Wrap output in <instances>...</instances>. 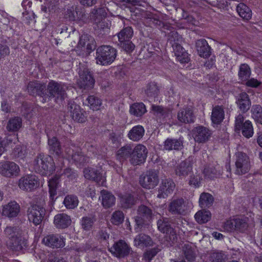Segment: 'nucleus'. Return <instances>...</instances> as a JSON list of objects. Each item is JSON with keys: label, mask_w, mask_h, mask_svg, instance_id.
I'll list each match as a JSON object with an SVG mask.
<instances>
[{"label": "nucleus", "mask_w": 262, "mask_h": 262, "mask_svg": "<svg viewBox=\"0 0 262 262\" xmlns=\"http://www.w3.org/2000/svg\"><path fill=\"white\" fill-rule=\"evenodd\" d=\"M192 170V165L190 161H184L176 167L175 173L177 176L183 179L191 174Z\"/></svg>", "instance_id": "27"}, {"label": "nucleus", "mask_w": 262, "mask_h": 262, "mask_svg": "<svg viewBox=\"0 0 262 262\" xmlns=\"http://www.w3.org/2000/svg\"><path fill=\"white\" fill-rule=\"evenodd\" d=\"M214 202L213 196L207 192L201 194L199 199V204L201 208H209L211 206Z\"/></svg>", "instance_id": "43"}, {"label": "nucleus", "mask_w": 262, "mask_h": 262, "mask_svg": "<svg viewBox=\"0 0 262 262\" xmlns=\"http://www.w3.org/2000/svg\"><path fill=\"white\" fill-rule=\"evenodd\" d=\"M251 75V70L247 64H242L239 68L238 73L239 79L242 81H247Z\"/></svg>", "instance_id": "48"}, {"label": "nucleus", "mask_w": 262, "mask_h": 262, "mask_svg": "<svg viewBox=\"0 0 262 262\" xmlns=\"http://www.w3.org/2000/svg\"><path fill=\"white\" fill-rule=\"evenodd\" d=\"M132 152V146L130 144H126L117 150L116 158L122 162L128 158H131Z\"/></svg>", "instance_id": "39"}, {"label": "nucleus", "mask_w": 262, "mask_h": 262, "mask_svg": "<svg viewBox=\"0 0 262 262\" xmlns=\"http://www.w3.org/2000/svg\"><path fill=\"white\" fill-rule=\"evenodd\" d=\"M168 41L171 45L182 42V37L174 30L170 31L167 34Z\"/></svg>", "instance_id": "61"}, {"label": "nucleus", "mask_w": 262, "mask_h": 262, "mask_svg": "<svg viewBox=\"0 0 262 262\" xmlns=\"http://www.w3.org/2000/svg\"><path fill=\"white\" fill-rule=\"evenodd\" d=\"M236 10L239 15L243 19L249 20L251 18L252 11L245 4L239 3L236 7Z\"/></svg>", "instance_id": "44"}, {"label": "nucleus", "mask_w": 262, "mask_h": 262, "mask_svg": "<svg viewBox=\"0 0 262 262\" xmlns=\"http://www.w3.org/2000/svg\"><path fill=\"white\" fill-rule=\"evenodd\" d=\"M101 198V204L105 208H108L112 207L115 204L116 198L110 192L106 190H102L100 191Z\"/></svg>", "instance_id": "34"}, {"label": "nucleus", "mask_w": 262, "mask_h": 262, "mask_svg": "<svg viewBox=\"0 0 262 262\" xmlns=\"http://www.w3.org/2000/svg\"><path fill=\"white\" fill-rule=\"evenodd\" d=\"M177 118L179 121L184 123H193L195 119L193 111L190 108L181 109L178 113Z\"/></svg>", "instance_id": "31"}, {"label": "nucleus", "mask_w": 262, "mask_h": 262, "mask_svg": "<svg viewBox=\"0 0 262 262\" xmlns=\"http://www.w3.org/2000/svg\"><path fill=\"white\" fill-rule=\"evenodd\" d=\"M106 15L105 8H98L92 10L90 14V17L91 21L96 24L98 29L103 30L105 27L104 20Z\"/></svg>", "instance_id": "15"}, {"label": "nucleus", "mask_w": 262, "mask_h": 262, "mask_svg": "<svg viewBox=\"0 0 262 262\" xmlns=\"http://www.w3.org/2000/svg\"><path fill=\"white\" fill-rule=\"evenodd\" d=\"M90 108L93 110H98L101 105V101L97 97L92 95L86 99Z\"/></svg>", "instance_id": "59"}, {"label": "nucleus", "mask_w": 262, "mask_h": 262, "mask_svg": "<svg viewBox=\"0 0 262 262\" xmlns=\"http://www.w3.org/2000/svg\"><path fill=\"white\" fill-rule=\"evenodd\" d=\"M182 42H178L171 45L175 55L177 56L178 60L182 63H186L189 61V58L187 53L186 52L184 49L182 47L181 43Z\"/></svg>", "instance_id": "35"}, {"label": "nucleus", "mask_w": 262, "mask_h": 262, "mask_svg": "<svg viewBox=\"0 0 262 262\" xmlns=\"http://www.w3.org/2000/svg\"><path fill=\"white\" fill-rule=\"evenodd\" d=\"M241 130L242 135L246 138L251 137L253 135V128L251 122L249 120H246Z\"/></svg>", "instance_id": "53"}, {"label": "nucleus", "mask_w": 262, "mask_h": 262, "mask_svg": "<svg viewBox=\"0 0 262 262\" xmlns=\"http://www.w3.org/2000/svg\"><path fill=\"white\" fill-rule=\"evenodd\" d=\"M64 18L69 21L79 20L84 23H86L88 19L85 13L77 10L74 6L68 7L65 9Z\"/></svg>", "instance_id": "16"}, {"label": "nucleus", "mask_w": 262, "mask_h": 262, "mask_svg": "<svg viewBox=\"0 0 262 262\" xmlns=\"http://www.w3.org/2000/svg\"><path fill=\"white\" fill-rule=\"evenodd\" d=\"M20 169L18 165L11 161L0 162V174L2 176L11 178L18 176Z\"/></svg>", "instance_id": "14"}, {"label": "nucleus", "mask_w": 262, "mask_h": 262, "mask_svg": "<svg viewBox=\"0 0 262 262\" xmlns=\"http://www.w3.org/2000/svg\"><path fill=\"white\" fill-rule=\"evenodd\" d=\"M95 42L92 36L88 34H83L80 37L77 48L83 51L86 54H90L92 51L95 49Z\"/></svg>", "instance_id": "19"}, {"label": "nucleus", "mask_w": 262, "mask_h": 262, "mask_svg": "<svg viewBox=\"0 0 262 262\" xmlns=\"http://www.w3.org/2000/svg\"><path fill=\"white\" fill-rule=\"evenodd\" d=\"M183 251L186 258L188 261H193L195 257V254L193 248L190 244H184L183 247Z\"/></svg>", "instance_id": "56"}, {"label": "nucleus", "mask_w": 262, "mask_h": 262, "mask_svg": "<svg viewBox=\"0 0 262 262\" xmlns=\"http://www.w3.org/2000/svg\"><path fill=\"white\" fill-rule=\"evenodd\" d=\"M119 45L126 53L132 52L135 47V46L130 40L119 42Z\"/></svg>", "instance_id": "64"}, {"label": "nucleus", "mask_w": 262, "mask_h": 262, "mask_svg": "<svg viewBox=\"0 0 262 262\" xmlns=\"http://www.w3.org/2000/svg\"><path fill=\"white\" fill-rule=\"evenodd\" d=\"M68 108L74 120L78 122L85 121L86 119L85 112L81 108L79 105L76 104L74 102H70Z\"/></svg>", "instance_id": "20"}, {"label": "nucleus", "mask_w": 262, "mask_h": 262, "mask_svg": "<svg viewBox=\"0 0 262 262\" xmlns=\"http://www.w3.org/2000/svg\"><path fill=\"white\" fill-rule=\"evenodd\" d=\"M133 35V30L130 27H127L121 30L118 34L119 42L124 40H129Z\"/></svg>", "instance_id": "49"}, {"label": "nucleus", "mask_w": 262, "mask_h": 262, "mask_svg": "<svg viewBox=\"0 0 262 262\" xmlns=\"http://www.w3.org/2000/svg\"><path fill=\"white\" fill-rule=\"evenodd\" d=\"M95 222V220L93 217H83L81 220V226L82 229L84 230H90Z\"/></svg>", "instance_id": "63"}, {"label": "nucleus", "mask_w": 262, "mask_h": 262, "mask_svg": "<svg viewBox=\"0 0 262 262\" xmlns=\"http://www.w3.org/2000/svg\"><path fill=\"white\" fill-rule=\"evenodd\" d=\"M20 212V206L15 201H11L4 206L2 214L9 218L15 217Z\"/></svg>", "instance_id": "25"}, {"label": "nucleus", "mask_w": 262, "mask_h": 262, "mask_svg": "<svg viewBox=\"0 0 262 262\" xmlns=\"http://www.w3.org/2000/svg\"><path fill=\"white\" fill-rule=\"evenodd\" d=\"M34 169L42 175H46L49 171L52 172L55 170L52 158L49 155L39 154L34 161Z\"/></svg>", "instance_id": "5"}, {"label": "nucleus", "mask_w": 262, "mask_h": 262, "mask_svg": "<svg viewBox=\"0 0 262 262\" xmlns=\"http://www.w3.org/2000/svg\"><path fill=\"white\" fill-rule=\"evenodd\" d=\"M208 259L211 262H226L228 256L223 251L212 250L208 254Z\"/></svg>", "instance_id": "38"}, {"label": "nucleus", "mask_w": 262, "mask_h": 262, "mask_svg": "<svg viewBox=\"0 0 262 262\" xmlns=\"http://www.w3.org/2000/svg\"><path fill=\"white\" fill-rule=\"evenodd\" d=\"M79 79L77 83L84 89H91L94 87L95 80L93 74L85 63H80L77 68Z\"/></svg>", "instance_id": "3"}, {"label": "nucleus", "mask_w": 262, "mask_h": 262, "mask_svg": "<svg viewBox=\"0 0 262 262\" xmlns=\"http://www.w3.org/2000/svg\"><path fill=\"white\" fill-rule=\"evenodd\" d=\"M144 128L142 125H138L134 126L128 132V138L133 141H139L144 136Z\"/></svg>", "instance_id": "41"}, {"label": "nucleus", "mask_w": 262, "mask_h": 262, "mask_svg": "<svg viewBox=\"0 0 262 262\" xmlns=\"http://www.w3.org/2000/svg\"><path fill=\"white\" fill-rule=\"evenodd\" d=\"M235 173L242 175L248 172L250 168V163L249 157L246 154L242 152L236 154Z\"/></svg>", "instance_id": "11"}, {"label": "nucleus", "mask_w": 262, "mask_h": 262, "mask_svg": "<svg viewBox=\"0 0 262 262\" xmlns=\"http://www.w3.org/2000/svg\"><path fill=\"white\" fill-rule=\"evenodd\" d=\"M45 212V209L42 206L37 204L31 205L27 210L28 219L35 225H38L41 223Z\"/></svg>", "instance_id": "7"}, {"label": "nucleus", "mask_w": 262, "mask_h": 262, "mask_svg": "<svg viewBox=\"0 0 262 262\" xmlns=\"http://www.w3.org/2000/svg\"><path fill=\"white\" fill-rule=\"evenodd\" d=\"M7 246L13 251H20L28 247L27 241L21 236L16 235L7 241Z\"/></svg>", "instance_id": "24"}, {"label": "nucleus", "mask_w": 262, "mask_h": 262, "mask_svg": "<svg viewBox=\"0 0 262 262\" xmlns=\"http://www.w3.org/2000/svg\"><path fill=\"white\" fill-rule=\"evenodd\" d=\"M124 219V214L122 211L117 210L113 213L111 217V222L114 225H118L122 223Z\"/></svg>", "instance_id": "60"}, {"label": "nucleus", "mask_w": 262, "mask_h": 262, "mask_svg": "<svg viewBox=\"0 0 262 262\" xmlns=\"http://www.w3.org/2000/svg\"><path fill=\"white\" fill-rule=\"evenodd\" d=\"M60 177L59 176L56 174L48 181L50 199L52 203H54L57 198V189L60 186Z\"/></svg>", "instance_id": "28"}, {"label": "nucleus", "mask_w": 262, "mask_h": 262, "mask_svg": "<svg viewBox=\"0 0 262 262\" xmlns=\"http://www.w3.org/2000/svg\"><path fill=\"white\" fill-rule=\"evenodd\" d=\"M83 173L85 178L87 179L93 180L95 181H98L100 180V173L94 168L91 167L85 168L83 170Z\"/></svg>", "instance_id": "50"}, {"label": "nucleus", "mask_w": 262, "mask_h": 262, "mask_svg": "<svg viewBox=\"0 0 262 262\" xmlns=\"http://www.w3.org/2000/svg\"><path fill=\"white\" fill-rule=\"evenodd\" d=\"M211 214L210 211L202 210L198 211L195 214V219L199 224L207 223L211 219Z\"/></svg>", "instance_id": "46"}, {"label": "nucleus", "mask_w": 262, "mask_h": 262, "mask_svg": "<svg viewBox=\"0 0 262 262\" xmlns=\"http://www.w3.org/2000/svg\"><path fill=\"white\" fill-rule=\"evenodd\" d=\"M145 92L148 97H156L159 94V90L155 82H150L147 85Z\"/></svg>", "instance_id": "55"}, {"label": "nucleus", "mask_w": 262, "mask_h": 262, "mask_svg": "<svg viewBox=\"0 0 262 262\" xmlns=\"http://www.w3.org/2000/svg\"><path fill=\"white\" fill-rule=\"evenodd\" d=\"M110 252L118 258H124L132 251L131 247L123 240H119L109 248Z\"/></svg>", "instance_id": "9"}, {"label": "nucleus", "mask_w": 262, "mask_h": 262, "mask_svg": "<svg viewBox=\"0 0 262 262\" xmlns=\"http://www.w3.org/2000/svg\"><path fill=\"white\" fill-rule=\"evenodd\" d=\"M71 222L70 216L65 213H59L54 217V223L58 228H66L71 224Z\"/></svg>", "instance_id": "36"}, {"label": "nucleus", "mask_w": 262, "mask_h": 262, "mask_svg": "<svg viewBox=\"0 0 262 262\" xmlns=\"http://www.w3.org/2000/svg\"><path fill=\"white\" fill-rule=\"evenodd\" d=\"M153 244L150 236L142 233L137 235L134 239V245L140 248L152 246Z\"/></svg>", "instance_id": "26"}, {"label": "nucleus", "mask_w": 262, "mask_h": 262, "mask_svg": "<svg viewBox=\"0 0 262 262\" xmlns=\"http://www.w3.org/2000/svg\"><path fill=\"white\" fill-rule=\"evenodd\" d=\"M212 132L208 128L199 125L192 129V136L194 141L198 143H205L211 137Z\"/></svg>", "instance_id": "13"}, {"label": "nucleus", "mask_w": 262, "mask_h": 262, "mask_svg": "<svg viewBox=\"0 0 262 262\" xmlns=\"http://www.w3.org/2000/svg\"><path fill=\"white\" fill-rule=\"evenodd\" d=\"M195 47L199 55L204 58L209 57L211 55V48L205 39H200L196 41Z\"/></svg>", "instance_id": "30"}, {"label": "nucleus", "mask_w": 262, "mask_h": 262, "mask_svg": "<svg viewBox=\"0 0 262 262\" xmlns=\"http://www.w3.org/2000/svg\"><path fill=\"white\" fill-rule=\"evenodd\" d=\"M202 180L201 173L197 171L192 173L189 176V184L195 188L199 187Z\"/></svg>", "instance_id": "57"}, {"label": "nucleus", "mask_w": 262, "mask_h": 262, "mask_svg": "<svg viewBox=\"0 0 262 262\" xmlns=\"http://www.w3.org/2000/svg\"><path fill=\"white\" fill-rule=\"evenodd\" d=\"M19 188L24 191L31 192L39 185L37 177L33 174H27L20 178L18 183Z\"/></svg>", "instance_id": "8"}, {"label": "nucleus", "mask_w": 262, "mask_h": 262, "mask_svg": "<svg viewBox=\"0 0 262 262\" xmlns=\"http://www.w3.org/2000/svg\"><path fill=\"white\" fill-rule=\"evenodd\" d=\"M43 243L46 246L52 248H61L64 246V239L58 234L48 235L42 240Z\"/></svg>", "instance_id": "23"}, {"label": "nucleus", "mask_w": 262, "mask_h": 262, "mask_svg": "<svg viewBox=\"0 0 262 262\" xmlns=\"http://www.w3.org/2000/svg\"><path fill=\"white\" fill-rule=\"evenodd\" d=\"M28 92L32 96L38 95L45 98L46 85L43 83H40L37 81H30L27 86Z\"/></svg>", "instance_id": "21"}, {"label": "nucleus", "mask_w": 262, "mask_h": 262, "mask_svg": "<svg viewBox=\"0 0 262 262\" xmlns=\"http://www.w3.org/2000/svg\"><path fill=\"white\" fill-rule=\"evenodd\" d=\"M67 87L61 83L55 81H50L47 85L45 93V98L42 100V103L49 102L52 98L56 102L62 101L67 97Z\"/></svg>", "instance_id": "1"}, {"label": "nucleus", "mask_w": 262, "mask_h": 262, "mask_svg": "<svg viewBox=\"0 0 262 262\" xmlns=\"http://www.w3.org/2000/svg\"><path fill=\"white\" fill-rule=\"evenodd\" d=\"M235 220V231L239 232H245L248 228L247 222L248 219L246 217L234 218Z\"/></svg>", "instance_id": "47"}, {"label": "nucleus", "mask_w": 262, "mask_h": 262, "mask_svg": "<svg viewBox=\"0 0 262 262\" xmlns=\"http://www.w3.org/2000/svg\"><path fill=\"white\" fill-rule=\"evenodd\" d=\"M225 112L222 106L216 105L212 108L211 119L214 124H220L224 119Z\"/></svg>", "instance_id": "40"}, {"label": "nucleus", "mask_w": 262, "mask_h": 262, "mask_svg": "<svg viewBox=\"0 0 262 262\" xmlns=\"http://www.w3.org/2000/svg\"><path fill=\"white\" fill-rule=\"evenodd\" d=\"M22 125L21 118L16 116L11 117L8 120L6 128L9 132L15 133L21 128Z\"/></svg>", "instance_id": "33"}, {"label": "nucleus", "mask_w": 262, "mask_h": 262, "mask_svg": "<svg viewBox=\"0 0 262 262\" xmlns=\"http://www.w3.org/2000/svg\"><path fill=\"white\" fill-rule=\"evenodd\" d=\"M176 187V184L170 178H166L162 180L158 189V198H166L171 194Z\"/></svg>", "instance_id": "17"}, {"label": "nucleus", "mask_w": 262, "mask_h": 262, "mask_svg": "<svg viewBox=\"0 0 262 262\" xmlns=\"http://www.w3.org/2000/svg\"><path fill=\"white\" fill-rule=\"evenodd\" d=\"M152 111L154 114L158 117L165 118L169 113V110L168 108L159 105H152Z\"/></svg>", "instance_id": "58"}, {"label": "nucleus", "mask_w": 262, "mask_h": 262, "mask_svg": "<svg viewBox=\"0 0 262 262\" xmlns=\"http://www.w3.org/2000/svg\"><path fill=\"white\" fill-rule=\"evenodd\" d=\"M137 213L135 221L137 228L140 229L149 228L154 215L152 209L147 206L141 205L138 206Z\"/></svg>", "instance_id": "2"}, {"label": "nucleus", "mask_w": 262, "mask_h": 262, "mask_svg": "<svg viewBox=\"0 0 262 262\" xmlns=\"http://www.w3.org/2000/svg\"><path fill=\"white\" fill-rule=\"evenodd\" d=\"M222 172L221 168L218 164L215 166L209 165L205 167L203 170L204 177L210 179L217 177Z\"/></svg>", "instance_id": "42"}, {"label": "nucleus", "mask_w": 262, "mask_h": 262, "mask_svg": "<svg viewBox=\"0 0 262 262\" xmlns=\"http://www.w3.org/2000/svg\"><path fill=\"white\" fill-rule=\"evenodd\" d=\"M132 157L129 159V162L132 165H140L145 162L148 153L145 146L138 144L133 149L132 148Z\"/></svg>", "instance_id": "10"}, {"label": "nucleus", "mask_w": 262, "mask_h": 262, "mask_svg": "<svg viewBox=\"0 0 262 262\" xmlns=\"http://www.w3.org/2000/svg\"><path fill=\"white\" fill-rule=\"evenodd\" d=\"M121 206L125 209L131 208L135 204V200L130 194H125L122 196L120 200Z\"/></svg>", "instance_id": "52"}, {"label": "nucleus", "mask_w": 262, "mask_h": 262, "mask_svg": "<svg viewBox=\"0 0 262 262\" xmlns=\"http://www.w3.org/2000/svg\"><path fill=\"white\" fill-rule=\"evenodd\" d=\"M129 112L136 117H140L146 112V110L143 103H136L130 106Z\"/></svg>", "instance_id": "45"}, {"label": "nucleus", "mask_w": 262, "mask_h": 262, "mask_svg": "<svg viewBox=\"0 0 262 262\" xmlns=\"http://www.w3.org/2000/svg\"><path fill=\"white\" fill-rule=\"evenodd\" d=\"M183 147V138L180 137L179 139L168 138L164 142V149L168 150H180Z\"/></svg>", "instance_id": "37"}, {"label": "nucleus", "mask_w": 262, "mask_h": 262, "mask_svg": "<svg viewBox=\"0 0 262 262\" xmlns=\"http://www.w3.org/2000/svg\"><path fill=\"white\" fill-rule=\"evenodd\" d=\"M72 146L73 148L67 147L65 148V152L68 158H71L75 164L79 166L89 162V159L88 156L84 155L80 149H76L75 146Z\"/></svg>", "instance_id": "12"}, {"label": "nucleus", "mask_w": 262, "mask_h": 262, "mask_svg": "<svg viewBox=\"0 0 262 262\" xmlns=\"http://www.w3.org/2000/svg\"><path fill=\"white\" fill-rule=\"evenodd\" d=\"M49 151L51 154H55L58 157H62L63 154L60 143L55 137L48 139Z\"/></svg>", "instance_id": "32"}, {"label": "nucleus", "mask_w": 262, "mask_h": 262, "mask_svg": "<svg viewBox=\"0 0 262 262\" xmlns=\"http://www.w3.org/2000/svg\"><path fill=\"white\" fill-rule=\"evenodd\" d=\"M168 211L174 215H183L186 213V207L183 199L172 200L168 205Z\"/></svg>", "instance_id": "22"}, {"label": "nucleus", "mask_w": 262, "mask_h": 262, "mask_svg": "<svg viewBox=\"0 0 262 262\" xmlns=\"http://www.w3.org/2000/svg\"><path fill=\"white\" fill-rule=\"evenodd\" d=\"M78 200L77 196L73 194L67 195L64 200L63 204L68 209H74L78 204Z\"/></svg>", "instance_id": "51"}, {"label": "nucleus", "mask_w": 262, "mask_h": 262, "mask_svg": "<svg viewBox=\"0 0 262 262\" xmlns=\"http://www.w3.org/2000/svg\"><path fill=\"white\" fill-rule=\"evenodd\" d=\"M252 117L258 123L262 124V107L259 105H253L251 108Z\"/></svg>", "instance_id": "54"}, {"label": "nucleus", "mask_w": 262, "mask_h": 262, "mask_svg": "<svg viewBox=\"0 0 262 262\" xmlns=\"http://www.w3.org/2000/svg\"><path fill=\"white\" fill-rule=\"evenodd\" d=\"M236 103L238 108L243 113H246L250 109L251 104L249 96L245 92L240 93L236 97Z\"/></svg>", "instance_id": "29"}, {"label": "nucleus", "mask_w": 262, "mask_h": 262, "mask_svg": "<svg viewBox=\"0 0 262 262\" xmlns=\"http://www.w3.org/2000/svg\"><path fill=\"white\" fill-rule=\"evenodd\" d=\"M26 155V148L17 145L13 149V155L15 158L23 159Z\"/></svg>", "instance_id": "62"}, {"label": "nucleus", "mask_w": 262, "mask_h": 262, "mask_svg": "<svg viewBox=\"0 0 262 262\" xmlns=\"http://www.w3.org/2000/svg\"><path fill=\"white\" fill-rule=\"evenodd\" d=\"M157 226L160 231L169 235V239L172 243L177 239L176 232L171 226L167 218L159 219L157 222Z\"/></svg>", "instance_id": "18"}, {"label": "nucleus", "mask_w": 262, "mask_h": 262, "mask_svg": "<svg viewBox=\"0 0 262 262\" xmlns=\"http://www.w3.org/2000/svg\"><path fill=\"white\" fill-rule=\"evenodd\" d=\"M159 171L150 169L139 178L140 184L144 188L150 189L155 188L159 183Z\"/></svg>", "instance_id": "6"}, {"label": "nucleus", "mask_w": 262, "mask_h": 262, "mask_svg": "<svg viewBox=\"0 0 262 262\" xmlns=\"http://www.w3.org/2000/svg\"><path fill=\"white\" fill-rule=\"evenodd\" d=\"M117 56V50L110 46H101L96 51L97 63L105 66L111 64Z\"/></svg>", "instance_id": "4"}]
</instances>
